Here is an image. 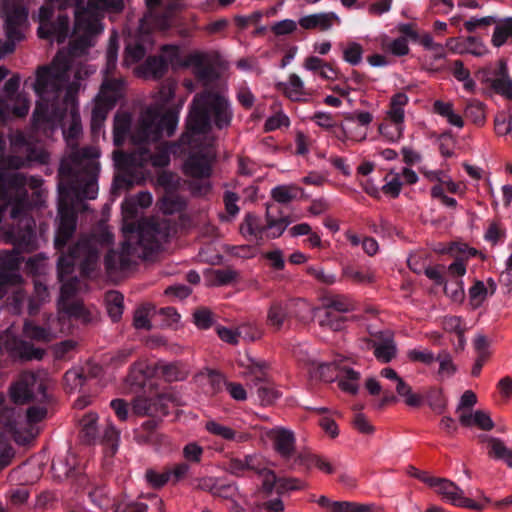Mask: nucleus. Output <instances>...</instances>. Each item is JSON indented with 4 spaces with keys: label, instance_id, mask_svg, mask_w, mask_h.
Segmentation results:
<instances>
[{
    "label": "nucleus",
    "instance_id": "obj_1",
    "mask_svg": "<svg viewBox=\"0 0 512 512\" xmlns=\"http://www.w3.org/2000/svg\"><path fill=\"white\" fill-rule=\"evenodd\" d=\"M12 149L14 154L0 158V200H7L11 205L10 216L17 221V227L3 228L1 237L6 243L30 251L33 249L35 221L27 215L31 204L25 187L37 190L42 185V179L26 177L22 173H9L7 168L20 169L32 163L47 164L49 154L45 149L27 143L21 134L13 141Z\"/></svg>",
    "mask_w": 512,
    "mask_h": 512
},
{
    "label": "nucleus",
    "instance_id": "obj_2",
    "mask_svg": "<svg viewBox=\"0 0 512 512\" xmlns=\"http://www.w3.org/2000/svg\"><path fill=\"white\" fill-rule=\"evenodd\" d=\"M113 243V235L107 229L99 234L82 235L79 239L62 252L57 262L58 278L62 282L59 309L71 305L69 300L78 289L77 277H71L74 267L78 265L83 275H90L99 263L100 250Z\"/></svg>",
    "mask_w": 512,
    "mask_h": 512
},
{
    "label": "nucleus",
    "instance_id": "obj_3",
    "mask_svg": "<svg viewBox=\"0 0 512 512\" xmlns=\"http://www.w3.org/2000/svg\"><path fill=\"white\" fill-rule=\"evenodd\" d=\"M170 235L169 223L156 218L144 219L138 225L137 246H133L130 238L125 240L119 251L110 250L105 258L104 265L109 276L128 269L131 257L138 255L147 258L167 242Z\"/></svg>",
    "mask_w": 512,
    "mask_h": 512
},
{
    "label": "nucleus",
    "instance_id": "obj_4",
    "mask_svg": "<svg viewBox=\"0 0 512 512\" xmlns=\"http://www.w3.org/2000/svg\"><path fill=\"white\" fill-rule=\"evenodd\" d=\"M232 110L228 99L218 91L205 90L194 96L187 118V132L182 135L183 144L192 145L195 135L210 130L213 122L218 129L226 128L232 120Z\"/></svg>",
    "mask_w": 512,
    "mask_h": 512
},
{
    "label": "nucleus",
    "instance_id": "obj_5",
    "mask_svg": "<svg viewBox=\"0 0 512 512\" xmlns=\"http://www.w3.org/2000/svg\"><path fill=\"white\" fill-rule=\"evenodd\" d=\"M69 57L59 52L50 65L39 66L33 84L35 93L46 102L59 98L64 85L68 82Z\"/></svg>",
    "mask_w": 512,
    "mask_h": 512
},
{
    "label": "nucleus",
    "instance_id": "obj_6",
    "mask_svg": "<svg viewBox=\"0 0 512 512\" xmlns=\"http://www.w3.org/2000/svg\"><path fill=\"white\" fill-rule=\"evenodd\" d=\"M178 123L175 112L161 113L157 107L146 109L132 133L134 143L155 142L161 137H170L174 134Z\"/></svg>",
    "mask_w": 512,
    "mask_h": 512
},
{
    "label": "nucleus",
    "instance_id": "obj_7",
    "mask_svg": "<svg viewBox=\"0 0 512 512\" xmlns=\"http://www.w3.org/2000/svg\"><path fill=\"white\" fill-rule=\"evenodd\" d=\"M266 436L273 443V448L289 469L301 466L306 459L305 453L296 449V438L292 430L284 427H275L266 432Z\"/></svg>",
    "mask_w": 512,
    "mask_h": 512
},
{
    "label": "nucleus",
    "instance_id": "obj_8",
    "mask_svg": "<svg viewBox=\"0 0 512 512\" xmlns=\"http://www.w3.org/2000/svg\"><path fill=\"white\" fill-rule=\"evenodd\" d=\"M20 86L18 74L9 78L3 88L4 97H0V122L10 116L25 117L30 108V101L26 93H17Z\"/></svg>",
    "mask_w": 512,
    "mask_h": 512
},
{
    "label": "nucleus",
    "instance_id": "obj_9",
    "mask_svg": "<svg viewBox=\"0 0 512 512\" xmlns=\"http://www.w3.org/2000/svg\"><path fill=\"white\" fill-rule=\"evenodd\" d=\"M24 257L18 248L0 250V299L8 293L9 287H21L25 280L21 274Z\"/></svg>",
    "mask_w": 512,
    "mask_h": 512
},
{
    "label": "nucleus",
    "instance_id": "obj_10",
    "mask_svg": "<svg viewBox=\"0 0 512 512\" xmlns=\"http://www.w3.org/2000/svg\"><path fill=\"white\" fill-rule=\"evenodd\" d=\"M268 365L265 362L252 361L245 372V377L249 381L252 389H255L258 399L263 406H270L280 397L279 391L275 385L267 378L265 370Z\"/></svg>",
    "mask_w": 512,
    "mask_h": 512
},
{
    "label": "nucleus",
    "instance_id": "obj_11",
    "mask_svg": "<svg viewBox=\"0 0 512 512\" xmlns=\"http://www.w3.org/2000/svg\"><path fill=\"white\" fill-rule=\"evenodd\" d=\"M5 30L10 42L20 41L28 22V10L20 0H6L3 3Z\"/></svg>",
    "mask_w": 512,
    "mask_h": 512
},
{
    "label": "nucleus",
    "instance_id": "obj_12",
    "mask_svg": "<svg viewBox=\"0 0 512 512\" xmlns=\"http://www.w3.org/2000/svg\"><path fill=\"white\" fill-rule=\"evenodd\" d=\"M44 396L45 388L32 372H23L9 387V397L15 404H26L36 398L35 389Z\"/></svg>",
    "mask_w": 512,
    "mask_h": 512
},
{
    "label": "nucleus",
    "instance_id": "obj_13",
    "mask_svg": "<svg viewBox=\"0 0 512 512\" xmlns=\"http://www.w3.org/2000/svg\"><path fill=\"white\" fill-rule=\"evenodd\" d=\"M77 227V217L74 210L64 204L58 207V227L55 233L54 245L62 251L73 237Z\"/></svg>",
    "mask_w": 512,
    "mask_h": 512
},
{
    "label": "nucleus",
    "instance_id": "obj_14",
    "mask_svg": "<svg viewBox=\"0 0 512 512\" xmlns=\"http://www.w3.org/2000/svg\"><path fill=\"white\" fill-rule=\"evenodd\" d=\"M94 156L95 154L90 148H84L80 152H73L68 158L61 161L59 175L62 178L71 176L78 166L83 167V169L89 173L93 172L95 166L91 158Z\"/></svg>",
    "mask_w": 512,
    "mask_h": 512
},
{
    "label": "nucleus",
    "instance_id": "obj_15",
    "mask_svg": "<svg viewBox=\"0 0 512 512\" xmlns=\"http://www.w3.org/2000/svg\"><path fill=\"white\" fill-rule=\"evenodd\" d=\"M5 349L13 356L21 360H41L45 351L40 348H35L32 344L19 339L16 336H7L4 340Z\"/></svg>",
    "mask_w": 512,
    "mask_h": 512
},
{
    "label": "nucleus",
    "instance_id": "obj_16",
    "mask_svg": "<svg viewBox=\"0 0 512 512\" xmlns=\"http://www.w3.org/2000/svg\"><path fill=\"white\" fill-rule=\"evenodd\" d=\"M165 400L166 396L164 395H157L153 398L138 396L132 400V412L137 416L166 415L168 410L164 403Z\"/></svg>",
    "mask_w": 512,
    "mask_h": 512
},
{
    "label": "nucleus",
    "instance_id": "obj_17",
    "mask_svg": "<svg viewBox=\"0 0 512 512\" xmlns=\"http://www.w3.org/2000/svg\"><path fill=\"white\" fill-rule=\"evenodd\" d=\"M113 158L121 169L132 172L149 164V150L139 148L130 153L117 150L113 152Z\"/></svg>",
    "mask_w": 512,
    "mask_h": 512
},
{
    "label": "nucleus",
    "instance_id": "obj_18",
    "mask_svg": "<svg viewBox=\"0 0 512 512\" xmlns=\"http://www.w3.org/2000/svg\"><path fill=\"white\" fill-rule=\"evenodd\" d=\"M188 63L193 69L194 76L207 86L218 78L216 68L204 54H193L188 58Z\"/></svg>",
    "mask_w": 512,
    "mask_h": 512
},
{
    "label": "nucleus",
    "instance_id": "obj_19",
    "mask_svg": "<svg viewBox=\"0 0 512 512\" xmlns=\"http://www.w3.org/2000/svg\"><path fill=\"white\" fill-rule=\"evenodd\" d=\"M340 17L334 12H320L299 18L298 23L305 30L328 31L334 25L340 24Z\"/></svg>",
    "mask_w": 512,
    "mask_h": 512
},
{
    "label": "nucleus",
    "instance_id": "obj_20",
    "mask_svg": "<svg viewBox=\"0 0 512 512\" xmlns=\"http://www.w3.org/2000/svg\"><path fill=\"white\" fill-rule=\"evenodd\" d=\"M183 171L185 175L196 179L209 178L212 173V158L203 153L192 154L184 163Z\"/></svg>",
    "mask_w": 512,
    "mask_h": 512
},
{
    "label": "nucleus",
    "instance_id": "obj_21",
    "mask_svg": "<svg viewBox=\"0 0 512 512\" xmlns=\"http://www.w3.org/2000/svg\"><path fill=\"white\" fill-rule=\"evenodd\" d=\"M125 82L122 78L106 77L103 79L97 97L111 106L124 96Z\"/></svg>",
    "mask_w": 512,
    "mask_h": 512
},
{
    "label": "nucleus",
    "instance_id": "obj_22",
    "mask_svg": "<svg viewBox=\"0 0 512 512\" xmlns=\"http://www.w3.org/2000/svg\"><path fill=\"white\" fill-rule=\"evenodd\" d=\"M225 470L238 477L244 475L245 471L261 473L263 471V463L260 456L247 455L243 459L231 458L226 463Z\"/></svg>",
    "mask_w": 512,
    "mask_h": 512
},
{
    "label": "nucleus",
    "instance_id": "obj_23",
    "mask_svg": "<svg viewBox=\"0 0 512 512\" xmlns=\"http://www.w3.org/2000/svg\"><path fill=\"white\" fill-rule=\"evenodd\" d=\"M445 501L451 505L475 511H482L487 506L492 504L491 499L484 494L480 495L478 501L466 497L464 491L458 485H456V490H453V492L449 495V497H447Z\"/></svg>",
    "mask_w": 512,
    "mask_h": 512
},
{
    "label": "nucleus",
    "instance_id": "obj_24",
    "mask_svg": "<svg viewBox=\"0 0 512 512\" xmlns=\"http://www.w3.org/2000/svg\"><path fill=\"white\" fill-rule=\"evenodd\" d=\"M276 88L292 101H306L310 96L304 82L295 73L289 75L287 82L277 83Z\"/></svg>",
    "mask_w": 512,
    "mask_h": 512
},
{
    "label": "nucleus",
    "instance_id": "obj_25",
    "mask_svg": "<svg viewBox=\"0 0 512 512\" xmlns=\"http://www.w3.org/2000/svg\"><path fill=\"white\" fill-rule=\"evenodd\" d=\"M69 32V17L67 15H59L56 22L40 25L38 35L40 38H54L58 43L66 40Z\"/></svg>",
    "mask_w": 512,
    "mask_h": 512
},
{
    "label": "nucleus",
    "instance_id": "obj_26",
    "mask_svg": "<svg viewBox=\"0 0 512 512\" xmlns=\"http://www.w3.org/2000/svg\"><path fill=\"white\" fill-rule=\"evenodd\" d=\"M205 429L212 435L227 441H235L238 443L247 442L251 439V435L245 432H237L231 427L221 424L215 420H208L205 423Z\"/></svg>",
    "mask_w": 512,
    "mask_h": 512
},
{
    "label": "nucleus",
    "instance_id": "obj_27",
    "mask_svg": "<svg viewBox=\"0 0 512 512\" xmlns=\"http://www.w3.org/2000/svg\"><path fill=\"white\" fill-rule=\"evenodd\" d=\"M289 303L281 300L273 301L268 310L266 323L274 332H278L283 328L285 321L289 316Z\"/></svg>",
    "mask_w": 512,
    "mask_h": 512
},
{
    "label": "nucleus",
    "instance_id": "obj_28",
    "mask_svg": "<svg viewBox=\"0 0 512 512\" xmlns=\"http://www.w3.org/2000/svg\"><path fill=\"white\" fill-rule=\"evenodd\" d=\"M379 339L377 347H375L374 355L376 359L382 363H389L397 354L396 343L393 335L390 333L378 332L373 335Z\"/></svg>",
    "mask_w": 512,
    "mask_h": 512
},
{
    "label": "nucleus",
    "instance_id": "obj_29",
    "mask_svg": "<svg viewBox=\"0 0 512 512\" xmlns=\"http://www.w3.org/2000/svg\"><path fill=\"white\" fill-rule=\"evenodd\" d=\"M459 423L463 427L476 426L477 428L484 431H490L494 428L493 420L491 419L489 413L484 410L462 412L459 415Z\"/></svg>",
    "mask_w": 512,
    "mask_h": 512
},
{
    "label": "nucleus",
    "instance_id": "obj_30",
    "mask_svg": "<svg viewBox=\"0 0 512 512\" xmlns=\"http://www.w3.org/2000/svg\"><path fill=\"white\" fill-rule=\"evenodd\" d=\"M479 440L482 443L488 444V456L497 460L504 461L509 467L512 468V450H510L505 443L494 437L486 435L479 436Z\"/></svg>",
    "mask_w": 512,
    "mask_h": 512
},
{
    "label": "nucleus",
    "instance_id": "obj_31",
    "mask_svg": "<svg viewBox=\"0 0 512 512\" xmlns=\"http://www.w3.org/2000/svg\"><path fill=\"white\" fill-rule=\"evenodd\" d=\"M6 426L13 434V438L18 444L24 445L29 443L38 434L37 428L24 419L9 422Z\"/></svg>",
    "mask_w": 512,
    "mask_h": 512
},
{
    "label": "nucleus",
    "instance_id": "obj_32",
    "mask_svg": "<svg viewBox=\"0 0 512 512\" xmlns=\"http://www.w3.org/2000/svg\"><path fill=\"white\" fill-rule=\"evenodd\" d=\"M322 309L340 314L352 312L356 309L355 302L346 295L334 294L322 299Z\"/></svg>",
    "mask_w": 512,
    "mask_h": 512
},
{
    "label": "nucleus",
    "instance_id": "obj_33",
    "mask_svg": "<svg viewBox=\"0 0 512 512\" xmlns=\"http://www.w3.org/2000/svg\"><path fill=\"white\" fill-rule=\"evenodd\" d=\"M463 113L477 127H483L487 121L486 105L478 99L467 100Z\"/></svg>",
    "mask_w": 512,
    "mask_h": 512
},
{
    "label": "nucleus",
    "instance_id": "obj_34",
    "mask_svg": "<svg viewBox=\"0 0 512 512\" xmlns=\"http://www.w3.org/2000/svg\"><path fill=\"white\" fill-rule=\"evenodd\" d=\"M408 96L404 92L394 94L390 99L387 118L394 124H403L405 118V106L408 104Z\"/></svg>",
    "mask_w": 512,
    "mask_h": 512
},
{
    "label": "nucleus",
    "instance_id": "obj_35",
    "mask_svg": "<svg viewBox=\"0 0 512 512\" xmlns=\"http://www.w3.org/2000/svg\"><path fill=\"white\" fill-rule=\"evenodd\" d=\"M156 372L167 382L183 381L189 375V370L182 363L160 364Z\"/></svg>",
    "mask_w": 512,
    "mask_h": 512
},
{
    "label": "nucleus",
    "instance_id": "obj_36",
    "mask_svg": "<svg viewBox=\"0 0 512 512\" xmlns=\"http://www.w3.org/2000/svg\"><path fill=\"white\" fill-rule=\"evenodd\" d=\"M168 64L162 56L148 57L140 67L145 78L160 79L167 72Z\"/></svg>",
    "mask_w": 512,
    "mask_h": 512
},
{
    "label": "nucleus",
    "instance_id": "obj_37",
    "mask_svg": "<svg viewBox=\"0 0 512 512\" xmlns=\"http://www.w3.org/2000/svg\"><path fill=\"white\" fill-rule=\"evenodd\" d=\"M338 386L342 391L356 394L359 390L361 374L353 368L341 367L338 375Z\"/></svg>",
    "mask_w": 512,
    "mask_h": 512
},
{
    "label": "nucleus",
    "instance_id": "obj_38",
    "mask_svg": "<svg viewBox=\"0 0 512 512\" xmlns=\"http://www.w3.org/2000/svg\"><path fill=\"white\" fill-rule=\"evenodd\" d=\"M433 111L444 117L450 125L459 129L464 127V120L460 114L455 112L453 103L436 100L433 103Z\"/></svg>",
    "mask_w": 512,
    "mask_h": 512
},
{
    "label": "nucleus",
    "instance_id": "obj_39",
    "mask_svg": "<svg viewBox=\"0 0 512 512\" xmlns=\"http://www.w3.org/2000/svg\"><path fill=\"white\" fill-rule=\"evenodd\" d=\"M23 335L38 342H49L55 338L49 326L41 327L30 320H25L24 322Z\"/></svg>",
    "mask_w": 512,
    "mask_h": 512
},
{
    "label": "nucleus",
    "instance_id": "obj_40",
    "mask_svg": "<svg viewBox=\"0 0 512 512\" xmlns=\"http://www.w3.org/2000/svg\"><path fill=\"white\" fill-rule=\"evenodd\" d=\"M186 206V199L173 192L166 193L159 201V209L167 215L182 212Z\"/></svg>",
    "mask_w": 512,
    "mask_h": 512
},
{
    "label": "nucleus",
    "instance_id": "obj_41",
    "mask_svg": "<svg viewBox=\"0 0 512 512\" xmlns=\"http://www.w3.org/2000/svg\"><path fill=\"white\" fill-rule=\"evenodd\" d=\"M291 223L287 216L275 217L272 215L271 207L268 206L266 210V224L265 231H268V236L271 238L280 237Z\"/></svg>",
    "mask_w": 512,
    "mask_h": 512
},
{
    "label": "nucleus",
    "instance_id": "obj_42",
    "mask_svg": "<svg viewBox=\"0 0 512 512\" xmlns=\"http://www.w3.org/2000/svg\"><path fill=\"white\" fill-rule=\"evenodd\" d=\"M240 232L245 237H252L256 240H261L265 232V225L261 223L258 216L247 214L240 226Z\"/></svg>",
    "mask_w": 512,
    "mask_h": 512
},
{
    "label": "nucleus",
    "instance_id": "obj_43",
    "mask_svg": "<svg viewBox=\"0 0 512 512\" xmlns=\"http://www.w3.org/2000/svg\"><path fill=\"white\" fill-rule=\"evenodd\" d=\"M422 482L433 488L436 494H438L444 501L449 497L453 490H456V484L446 478L425 476L422 478Z\"/></svg>",
    "mask_w": 512,
    "mask_h": 512
},
{
    "label": "nucleus",
    "instance_id": "obj_44",
    "mask_svg": "<svg viewBox=\"0 0 512 512\" xmlns=\"http://www.w3.org/2000/svg\"><path fill=\"white\" fill-rule=\"evenodd\" d=\"M153 201L152 194L148 191L139 192L134 197L126 199L122 204V209L125 215L134 216L136 207L148 208Z\"/></svg>",
    "mask_w": 512,
    "mask_h": 512
},
{
    "label": "nucleus",
    "instance_id": "obj_45",
    "mask_svg": "<svg viewBox=\"0 0 512 512\" xmlns=\"http://www.w3.org/2000/svg\"><path fill=\"white\" fill-rule=\"evenodd\" d=\"M66 101L70 102V105H71L70 113H71L72 122H71V125L69 126V128L66 131H64V135L67 139V142L70 145H73L72 142L74 140H76L79 137V135L82 133V126H81L80 117H79L77 103H76L75 98L67 96Z\"/></svg>",
    "mask_w": 512,
    "mask_h": 512
},
{
    "label": "nucleus",
    "instance_id": "obj_46",
    "mask_svg": "<svg viewBox=\"0 0 512 512\" xmlns=\"http://www.w3.org/2000/svg\"><path fill=\"white\" fill-rule=\"evenodd\" d=\"M76 465V458L73 454L67 453L54 459L51 465L52 471L58 478H66L72 475Z\"/></svg>",
    "mask_w": 512,
    "mask_h": 512
},
{
    "label": "nucleus",
    "instance_id": "obj_47",
    "mask_svg": "<svg viewBox=\"0 0 512 512\" xmlns=\"http://www.w3.org/2000/svg\"><path fill=\"white\" fill-rule=\"evenodd\" d=\"M131 127V117L127 113L117 114L114 119L113 141L116 146H121L125 141Z\"/></svg>",
    "mask_w": 512,
    "mask_h": 512
},
{
    "label": "nucleus",
    "instance_id": "obj_48",
    "mask_svg": "<svg viewBox=\"0 0 512 512\" xmlns=\"http://www.w3.org/2000/svg\"><path fill=\"white\" fill-rule=\"evenodd\" d=\"M147 48L139 40H134L127 43L123 56V65L131 66L144 58Z\"/></svg>",
    "mask_w": 512,
    "mask_h": 512
},
{
    "label": "nucleus",
    "instance_id": "obj_49",
    "mask_svg": "<svg viewBox=\"0 0 512 512\" xmlns=\"http://www.w3.org/2000/svg\"><path fill=\"white\" fill-rule=\"evenodd\" d=\"M450 71L453 76L460 82H463V87L469 92H474L476 83L472 79L470 71L465 68L464 63L461 60H455L450 67Z\"/></svg>",
    "mask_w": 512,
    "mask_h": 512
},
{
    "label": "nucleus",
    "instance_id": "obj_50",
    "mask_svg": "<svg viewBox=\"0 0 512 512\" xmlns=\"http://www.w3.org/2000/svg\"><path fill=\"white\" fill-rule=\"evenodd\" d=\"M113 108V106L108 103L102 101L97 96L95 98L94 107L91 113V128L93 131L99 130L104 121L107 118L109 111Z\"/></svg>",
    "mask_w": 512,
    "mask_h": 512
},
{
    "label": "nucleus",
    "instance_id": "obj_51",
    "mask_svg": "<svg viewBox=\"0 0 512 512\" xmlns=\"http://www.w3.org/2000/svg\"><path fill=\"white\" fill-rule=\"evenodd\" d=\"M332 135L341 141L343 144H347V142H361L366 139L367 132H354L350 127H347L343 124L341 125H333L331 127Z\"/></svg>",
    "mask_w": 512,
    "mask_h": 512
},
{
    "label": "nucleus",
    "instance_id": "obj_52",
    "mask_svg": "<svg viewBox=\"0 0 512 512\" xmlns=\"http://www.w3.org/2000/svg\"><path fill=\"white\" fill-rule=\"evenodd\" d=\"M105 301L109 316L113 321H118L123 313V295L118 291H109L105 295Z\"/></svg>",
    "mask_w": 512,
    "mask_h": 512
},
{
    "label": "nucleus",
    "instance_id": "obj_53",
    "mask_svg": "<svg viewBox=\"0 0 512 512\" xmlns=\"http://www.w3.org/2000/svg\"><path fill=\"white\" fill-rule=\"evenodd\" d=\"M343 277L354 284H371L375 281V274L373 271L356 270L350 266L343 268Z\"/></svg>",
    "mask_w": 512,
    "mask_h": 512
},
{
    "label": "nucleus",
    "instance_id": "obj_54",
    "mask_svg": "<svg viewBox=\"0 0 512 512\" xmlns=\"http://www.w3.org/2000/svg\"><path fill=\"white\" fill-rule=\"evenodd\" d=\"M118 56V37L112 35L106 50V66L104 69V78L112 77L116 70Z\"/></svg>",
    "mask_w": 512,
    "mask_h": 512
},
{
    "label": "nucleus",
    "instance_id": "obj_55",
    "mask_svg": "<svg viewBox=\"0 0 512 512\" xmlns=\"http://www.w3.org/2000/svg\"><path fill=\"white\" fill-rule=\"evenodd\" d=\"M396 392L399 396L404 398V402L410 407H419L423 402L422 396L414 393L411 386L402 378L398 379V382H396Z\"/></svg>",
    "mask_w": 512,
    "mask_h": 512
},
{
    "label": "nucleus",
    "instance_id": "obj_56",
    "mask_svg": "<svg viewBox=\"0 0 512 512\" xmlns=\"http://www.w3.org/2000/svg\"><path fill=\"white\" fill-rule=\"evenodd\" d=\"M347 317L340 313L324 310V314L319 321L321 327L332 331H341L346 327Z\"/></svg>",
    "mask_w": 512,
    "mask_h": 512
},
{
    "label": "nucleus",
    "instance_id": "obj_57",
    "mask_svg": "<svg viewBox=\"0 0 512 512\" xmlns=\"http://www.w3.org/2000/svg\"><path fill=\"white\" fill-rule=\"evenodd\" d=\"M211 277L215 285L223 286L237 282L240 278V273L231 267H226L213 270Z\"/></svg>",
    "mask_w": 512,
    "mask_h": 512
},
{
    "label": "nucleus",
    "instance_id": "obj_58",
    "mask_svg": "<svg viewBox=\"0 0 512 512\" xmlns=\"http://www.w3.org/2000/svg\"><path fill=\"white\" fill-rule=\"evenodd\" d=\"M343 59L352 66L361 63L364 49L362 45L355 41L348 42L342 49Z\"/></svg>",
    "mask_w": 512,
    "mask_h": 512
},
{
    "label": "nucleus",
    "instance_id": "obj_59",
    "mask_svg": "<svg viewBox=\"0 0 512 512\" xmlns=\"http://www.w3.org/2000/svg\"><path fill=\"white\" fill-rule=\"evenodd\" d=\"M97 415L89 413L80 420L81 433L87 442L95 440L97 436Z\"/></svg>",
    "mask_w": 512,
    "mask_h": 512
},
{
    "label": "nucleus",
    "instance_id": "obj_60",
    "mask_svg": "<svg viewBox=\"0 0 512 512\" xmlns=\"http://www.w3.org/2000/svg\"><path fill=\"white\" fill-rule=\"evenodd\" d=\"M435 360L439 362V377H450L456 372V366L453 362L452 356L447 350L440 351Z\"/></svg>",
    "mask_w": 512,
    "mask_h": 512
},
{
    "label": "nucleus",
    "instance_id": "obj_61",
    "mask_svg": "<svg viewBox=\"0 0 512 512\" xmlns=\"http://www.w3.org/2000/svg\"><path fill=\"white\" fill-rule=\"evenodd\" d=\"M510 37H512V18L506 19L502 24L495 27L491 41L495 47H500Z\"/></svg>",
    "mask_w": 512,
    "mask_h": 512
},
{
    "label": "nucleus",
    "instance_id": "obj_62",
    "mask_svg": "<svg viewBox=\"0 0 512 512\" xmlns=\"http://www.w3.org/2000/svg\"><path fill=\"white\" fill-rule=\"evenodd\" d=\"M386 183L382 186V191L385 195L392 198H397L402 189V182L400 180V173L390 171L385 177Z\"/></svg>",
    "mask_w": 512,
    "mask_h": 512
},
{
    "label": "nucleus",
    "instance_id": "obj_63",
    "mask_svg": "<svg viewBox=\"0 0 512 512\" xmlns=\"http://www.w3.org/2000/svg\"><path fill=\"white\" fill-rule=\"evenodd\" d=\"M263 330L254 323H242L238 326L239 340L255 342L263 337Z\"/></svg>",
    "mask_w": 512,
    "mask_h": 512
},
{
    "label": "nucleus",
    "instance_id": "obj_64",
    "mask_svg": "<svg viewBox=\"0 0 512 512\" xmlns=\"http://www.w3.org/2000/svg\"><path fill=\"white\" fill-rule=\"evenodd\" d=\"M491 88L499 95L512 100V78H492L490 81Z\"/></svg>",
    "mask_w": 512,
    "mask_h": 512
}]
</instances>
